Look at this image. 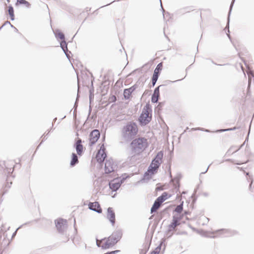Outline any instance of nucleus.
Wrapping results in <instances>:
<instances>
[{
	"label": "nucleus",
	"mask_w": 254,
	"mask_h": 254,
	"mask_svg": "<svg viewBox=\"0 0 254 254\" xmlns=\"http://www.w3.org/2000/svg\"><path fill=\"white\" fill-rule=\"evenodd\" d=\"M137 132L136 124L132 122H128L121 128L120 143H128L135 137Z\"/></svg>",
	"instance_id": "1"
},
{
	"label": "nucleus",
	"mask_w": 254,
	"mask_h": 254,
	"mask_svg": "<svg viewBox=\"0 0 254 254\" xmlns=\"http://www.w3.org/2000/svg\"><path fill=\"white\" fill-rule=\"evenodd\" d=\"M147 146V140L144 137L133 139L130 143L131 151L134 154H139L142 152Z\"/></svg>",
	"instance_id": "2"
},
{
	"label": "nucleus",
	"mask_w": 254,
	"mask_h": 254,
	"mask_svg": "<svg viewBox=\"0 0 254 254\" xmlns=\"http://www.w3.org/2000/svg\"><path fill=\"white\" fill-rule=\"evenodd\" d=\"M122 235L123 233L121 229L114 231L111 236L106 238V242L102 245V248L108 249L114 246L120 240Z\"/></svg>",
	"instance_id": "3"
},
{
	"label": "nucleus",
	"mask_w": 254,
	"mask_h": 254,
	"mask_svg": "<svg viewBox=\"0 0 254 254\" xmlns=\"http://www.w3.org/2000/svg\"><path fill=\"white\" fill-rule=\"evenodd\" d=\"M163 157V152L162 151L158 152L155 157L153 159L150 166H149L147 172L151 174H154L159 168L162 163V160Z\"/></svg>",
	"instance_id": "4"
},
{
	"label": "nucleus",
	"mask_w": 254,
	"mask_h": 254,
	"mask_svg": "<svg viewBox=\"0 0 254 254\" xmlns=\"http://www.w3.org/2000/svg\"><path fill=\"white\" fill-rule=\"evenodd\" d=\"M8 166L9 165L8 163L6 164V163H4L5 168L4 169V171L5 174L7 173L8 174L7 178L6 179V183L5 185L4 188H9L10 187V185L12 184L11 178L9 176H10V174L12 173L13 171L14 166L12 163L10 165V166L9 167Z\"/></svg>",
	"instance_id": "5"
},
{
	"label": "nucleus",
	"mask_w": 254,
	"mask_h": 254,
	"mask_svg": "<svg viewBox=\"0 0 254 254\" xmlns=\"http://www.w3.org/2000/svg\"><path fill=\"white\" fill-rule=\"evenodd\" d=\"M117 168V165L114 163L113 159L106 160L105 163V172L106 174L114 172Z\"/></svg>",
	"instance_id": "6"
},
{
	"label": "nucleus",
	"mask_w": 254,
	"mask_h": 254,
	"mask_svg": "<svg viewBox=\"0 0 254 254\" xmlns=\"http://www.w3.org/2000/svg\"><path fill=\"white\" fill-rule=\"evenodd\" d=\"M55 224L59 232L63 233L67 228V221L65 219L59 218L55 220Z\"/></svg>",
	"instance_id": "7"
},
{
	"label": "nucleus",
	"mask_w": 254,
	"mask_h": 254,
	"mask_svg": "<svg viewBox=\"0 0 254 254\" xmlns=\"http://www.w3.org/2000/svg\"><path fill=\"white\" fill-rule=\"evenodd\" d=\"M139 121L142 125H146L151 121V117L149 116V113L147 110L143 109L141 114Z\"/></svg>",
	"instance_id": "8"
},
{
	"label": "nucleus",
	"mask_w": 254,
	"mask_h": 254,
	"mask_svg": "<svg viewBox=\"0 0 254 254\" xmlns=\"http://www.w3.org/2000/svg\"><path fill=\"white\" fill-rule=\"evenodd\" d=\"M124 179V178L122 180L119 179H113L109 184L110 188L114 191H117L121 187Z\"/></svg>",
	"instance_id": "9"
},
{
	"label": "nucleus",
	"mask_w": 254,
	"mask_h": 254,
	"mask_svg": "<svg viewBox=\"0 0 254 254\" xmlns=\"http://www.w3.org/2000/svg\"><path fill=\"white\" fill-rule=\"evenodd\" d=\"M100 136V133L98 130L94 129L93 131H92L90 134V145H92L94 144H95L99 138Z\"/></svg>",
	"instance_id": "10"
},
{
	"label": "nucleus",
	"mask_w": 254,
	"mask_h": 254,
	"mask_svg": "<svg viewBox=\"0 0 254 254\" xmlns=\"http://www.w3.org/2000/svg\"><path fill=\"white\" fill-rule=\"evenodd\" d=\"M213 234H218L219 235L226 234V236H230L236 235L238 232L234 230H231L230 229H222L216 230L212 233Z\"/></svg>",
	"instance_id": "11"
},
{
	"label": "nucleus",
	"mask_w": 254,
	"mask_h": 254,
	"mask_svg": "<svg viewBox=\"0 0 254 254\" xmlns=\"http://www.w3.org/2000/svg\"><path fill=\"white\" fill-rule=\"evenodd\" d=\"M107 218L112 224V226H114L115 224V213L112 207H109L107 209Z\"/></svg>",
	"instance_id": "12"
},
{
	"label": "nucleus",
	"mask_w": 254,
	"mask_h": 254,
	"mask_svg": "<svg viewBox=\"0 0 254 254\" xmlns=\"http://www.w3.org/2000/svg\"><path fill=\"white\" fill-rule=\"evenodd\" d=\"M103 148H104L103 145ZM105 148L102 149V147H101V149L98 152L96 158L98 161V162L101 163L104 162L105 159L107 157V155L105 152Z\"/></svg>",
	"instance_id": "13"
},
{
	"label": "nucleus",
	"mask_w": 254,
	"mask_h": 254,
	"mask_svg": "<svg viewBox=\"0 0 254 254\" xmlns=\"http://www.w3.org/2000/svg\"><path fill=\"white\" fill-rule=\"evenodd\" d=\"M89 208L90 210H93L98 213L102 212V209L100 207L99 203L97 202H90L88 204Z\"/></svg>",
	"instance_id": "14"
},
{
	"label": "nucleus",
	"mask_w": 254,
	"mask_h": 254,
	"mask_svg": "<svg viewBox=\"0 0 254 254\" xmlns=\"http://www.w3.org/2000/svg\"><path fill=\"white\" fill-rule=\"evenodd\" d=\"M180 218L178 217L174 216L173 217L172 222L169 225L168 232H170L176 228V227L180 225Z\"/></svg>",
	"instance_id": "15"
},
{
	"label": "nucleus",
	"mask_w": 254,
	"mask_h": 254,
	"mask_svg": "<svg viewBox=\"0 0 254 254\" xmlns=\"http://www.w3.org/2000/svg\"><path fill=\"white\" fill-rule=\"evenodd\" d=\"M162 85H160L156 87L154 90L153 94L151 97V102L153 103H157L158 101L159 97L160 96L159 88Z\"/></svg>",
	"instance_id": "16"
},
{
	"label": "nucleus",
	"mask_w": 254,
	"mask_h": 254,
	"mask_svg": "<svg viewBox=\"0 0 254 254\" xmlns=\"http://www.w3.org/2000/svg\"><path fill=\"white\" fill-rule=\"evenodd\" d=\"M60 46L62 49L63 51L65 54L66 57L69 59L70 58L69 54L71 53L70 51H68L67 47V43L65 42V40L62 41L60 43Z\"/></svg>",
	"instance_id": "17"
},
{
	"label": "nucleus",
	"mask_w": 254,
	"mask_h": 254,
	"mask_svg": "<svg viewBox=\"0 0 254 254\" xmlns=\"http://www.w3.org/2000/svg\"><path fill=\"white\" fill-rule=\"evenodd\" d=\"M135 85H133L129 88L125 89L124 91V98L126 99H129L131 94L135 90Z\"/></svg>",
	"instance_id": "18"
},
{
	"label": "nucleus",
	"mask_w": 254,
	"mask_h": 254,
	"mask_svg": "<svg viewBox=\"0 0 254 254\" xmlns=\"http://www.w3.org/2000/svg\"><path fill=\"white\" fill-rule=\"evenodd\" d=\"M74 146L75 147L77 153L78 155H81L83 151V146L81 144V139L78 138Z\"/></svg>",
	"instance_id": "19"
},
{
	"label": "nucleus",
	"mask_w": 254,
	"mask_h": 254,
	"mask_svg": "<svg viewBox=\"0 0 254 254\" xmlns=\"http://www.w3.org/2000/svg\"><path fill=\"white\" fill-rule=\"evenodd\" d=\"M78 163V157L75 153H73L72 154V157H71V161L70 163V165L71 167H73Z\"/></svg>",
	"instance_id": "20"
},
{
	"label": "nucleus",
	"mask_w": 254,
	"mask_h": 254,
	"mask_svg": "<svg viewBox=\"0 0 254 254\" xmlns=\"http://www.w3.org/2000/svg\"><path fill=\"white\" fill-rule=\"evenodd\" d=\"M163 64L162 63H159L157 64L156 67L154 70V72L153 75L156 74L157 75V77H158L159 75L160 74V71L162 69Z\"/></svg>",
	"instance_id": "21"
},
{
	"label": "nucleus",
	"mask_w": 254,
	"mask_h": 254,
	"mask_svg": "<svg viewBox=\"0 0 254 254\" xmlns=\"http://www.w3.org/2000/svg\"><path fill=\"white\" fill-rule=\"evenodd\" d=\"M55 34L57 38H59L62 40V41L65 39L64 35L59 30H57L55 33Z\"/></svg>",
	"instance_id": "22"
},
{
	"label": "nucleus",
	"mask_w": 254,
	"mask_h": 254,
	"mask_svg": "<svg viewBox=\"0 0 254 254\" xmlns=\"http://www.w3.org/2000/svg\"><path fill=\"white\" fill-rule=\"evenodd\" d=\"M8 12L10 16L11 20H13L14 19V10L12 6H8Z\"/></svg>",
	"instance_id": "23"
},
{
	"label": "nucleus",
	"mask_w": 254,
	"mask_h": 254,
	"mask_svg": "<svg viewBox=\"0 0 254 254\" xmlns=\"http://www.w3.org/2000/svg\"><path fill=\"white\" fill-rule=\"evenodd\" d=\"M160 205L156 203L155 202H154L151 208V213H154L157 211V210L159 209Z\"/></svg>",
	"instance_id": "24"
},
{
	"label": "nucleus",
	"mask_w": 254,
	"mask_h": 254,
	"mask_svg": "<svg viewBox=\"0 0 254 254\" xmlns=\"http://www.w3.org/2000/svg\"><path fill=\"white\" fill-rule=\"evenodd\" d=\"M183 202H182L181 204H180L179 205L177 206V207L175 209V211L178 213H180L183 211Z\"/></svg>",
	"instance_id": "25"
},
{
	"label": "nucleus",
	"mask_w": 254,
	"mask_h": 254,
	"mask_svg": "<svg viewBox=\"0 0 254 254\" xmlns=\"http://www.w3.org/2000/svg\"><path fill=\"white\" fill-rule=\"evenodd\" d=\"M17 2L21 4H25L27 7H30V3L25 0H17Z\"/></svg>",
	"instance_id": "26"
},
{
	"label": "nucleus",
	"mask_w": 254,
	"mask_h": 254,
	"mask_svg": "<svg viewBox=\"0 0 254 254\" xmlns=\"http://www.w3.org/2000/svg\"><path fill=\"white\" fill-rule=\"evenodd\" d=\"M235 0H232V2H231V4L230 6V10H229V15H230V14L231 11V10H232V7H233V5L234 3V2H235ZM229 16H228V23H227V26H226V27H228V32H229Z\"/></svg>",
	"instance_id": "27"
},
{
	"label": "nucleus",
	"mask_w": 254,
	"mask_h": 254,
	"mask_svg": "<svg viewBox=\"0 0 254 254\" xmlns=\"http://www.w3.org/2000/svg\"><path fill=\"white\" fill-rule=\"evenodd\" d=\"M161 198H162L163 202L166 200L168 198V193L166 192H164L162 193L161 196H159Z\"/></svg>",
	"instance_id": "28"
},
{
	"label": "nucleus",
	"mask_w": 254,
	"mask_h": 254,
	"mask_svg": "<svg viewBox=\"0 0 254 254\" xmlns=\"http://www.w3.org/2000/svg\"><path fill=\"white\" fill-rule=\"evenodd\" d=\"M158 79V77H157V75H153L152 77V84L153 86L155 85Z\"/></svg>",
	"instance_id": "29"
},
{
	"label": "nucleus",
	"mask_w": 254,
	"mask_h": 254,
	"mask_svg": "<svg viewBox=\"0 0 254 254\" xmlns=\"http://www.w3.org/2000/svg\"><path fill=\"white\" fill-rule=\"evenodd\" d=\"M161 250V246H158L154 251H153L151 254H159Z\"/></svg>",
	"instance_id": "30"
},
{
	"label": "nucleus",
	"mask_w": 254,
	"mask_h": 254,
	"mask_svg": "<svg viewBox=\"0 0 254 254\" xmlns=\"http://www.w3.org/2000/svg\"><path fill=\"white\" fill-rule=\"evenodd\" d=\"M236 128V127H234L233 128H229L224 129H219V130H217L216 131L221 132L227 131H229V130H235Z\"/></svg>",
	"instance_id": "31"
},
{
	"label": "nucleus",
	"mask_w": 254,
	"mask_h": 254,
	"mask_svg": "<svg viewBox=\"0 0 254 254\" xmlns=\"http://www.w3.org/2000/svg\"><path fill=\"white\" fill-rule=\"evenodd\" d=\"M106 238L102 239H101L100 240H98L97 239H96V245H97V246L98 247H102V246L101 245V244L103 242V241H104V240H106Z\"/></svg>",
	"instance_id": "32"
},
{
	"label": "nucleus",
	"mask_w": 254,
	"mask_h": 254,
	"mask_svg": "<svg viewBox=\"0 0 254 254\" xmlns=\"http://www.w3.org/2000/svg\"><path fill=\"white\" fill-rule=\"evenodd\" d=\"M159 205H161V204L163 202V201L162 200V198H161L160 197H158L154 201Z\"/></svg>",
	"instance_id": "33"
},
{
	"label": "nucleus",
	"mask_w": 254,
	"mask_h": 254,
	"mask_svg": "<svg viewBox=\"0 0 254 254\" xmlns=\"http://www.w3.org/2000/svg\"><path fill=\"white\" fill-rule=\"evenodd\" d=\"M247 74L249 76V78H250V76H254V72L250 69H248V70L247 71ZM249 80H250V79H249Z\"/></svg>",
	"instance_id": "34"
},
{
	"label": "nucleus",
	"mask_w": 254,
	"mask_h": 254,
	"mask_svg": "<svg viewBox=\"0 0 254 254\" xmlns=\"http://www.w3.org/2000/svg\"><path fill=\"white\" fill-rule=\"evenodd\" d=\"M117 98L116 97L115 95H113L109 98V101L110 102H114L116 101Z\"/></svg>",
	"instance_id": "35"
},
{
	"label": "nucleus",
	"mask_w": 254,
	"mask_h": 254,
	"mask_svg": "<svg viewBox=\"0 0 254 254\" xmlns=\"http://www.w3.org/2000/svg\"><path fill=\"white\" fill-rule=\"evenodd\" d=\"M21 226H20V227H18V228L16 230V231H15L13 233L12 236V238H13V237H14L16 235V232H17V230H18L19 229H20V228L21 227Z\"/></svg>",
	"instance_id": "36"
},
{
	"label": "nucleus",
	"mask_w": 254,
	"mask_h": 254,
	"mask_svg": "<svg viewBox=\"0 0 254 254\" xmlns=\"http://www.w3.org/2000/svg\"><path fill=\"white\" fill-rule=\"evenodd\" d=\"M76 100H77V99H76ZM76 102H77V101H76V102L75 103V104H74V110L73 111L74 115H75V112L76 111V108H77Z\"/></svg>",
	"instance_id": "37"
},
{
	"label": "nucleus",
	"mask_w": 254,
	"mask_h": 254,
	"mask_svg": "<svg viewBox=\"0 0 254 254\" xmlns=\"http://www.w3.org/2000/svg\"><path fill=\"white\" fill-rule=\"evenodd\" d=\"M93 98V95H92L91 94L89 96V100H90V101L91 102L92 99Z\"/></svg>",
	"instance_id": "38"
},
{
	"label": "nucleus",
	"mask_w": 254,
	"mask_h": 254,
	"mask_svg": "<svg viewBox=\"0 0 254 254\" xmlns=\"http://www.w3.org/2000/svg\"><path fill=\"white\" fill-rule=\"evenodd\" d=\"M160 3H161V8H162V10L163 13H164V12H165V10H164V9H163V7H162V3H161V0H160Z\"/></svg>",
	"instance_id": "39"
},
{
	"label": "nucleus",
	"mask_w": 254,
	"mask_h": 254,
	"mask_svg": "<svg viewBox=\"0 0 254 254\" xmlns=\"http://www.w3.org/2000/svg\"><path fill=\"white\" fill-rule=\"evenodd\" d=\"M209 166H210V165L208 166V167H207V168L206 169L205 171H204V172H202L201 174H205V173H206L208 170Z\"/></svg>",
	"instance_id": "40"
},
{
	"label": "nucleus",
	"mask_w": 254,
	"mask_h": 254,
	"mask_svg": "<svg viewBox=\"0 0 254 254\" xmlns=\"http://www.w3.org/2000/svg\"><path fill=\"white\" fill-rule=\"evenodd\" d=\"M252 183H253V180L251 181V182L250 184V189L251 190V188H252Z\"/></svg>",
	"instance_id": "41"
},
{
	"label": "nucleus",
	"mask_w": 254,
	"mask_h": 254,
	"mask_svg": "<svg viewBox=\"0 0 254 254\" xmlns=\"http://www.w3.org/2000/svg\"><path fill=\"white\" fill-rule=\"evenodd\" d=\"M6 24H11L10 22L8 21H6L3 24H4V25H5Z\"/></svg>",
	"instance_id": "42"
},
{
	"label": "nucleus",
	"mask_w": 254,
	"mask_h": 254,
	"mask_svg": "<svg viewBox=\"0 0 254 254\" xmlns=\"http://www.w3.org/2000/svg\"><path fill=\"white\" fill-rule=\"evenodd\" d=\"M181 80V79H179V80H177L176 81H171V82H177V81H180Z\"/></svg>",
	"instance_id": "43"
},
{
	"label": "nucleus",
	"mask_w": 254,
	"mask_h": 254,
	"mask_svg": "<svg viewBox=\"0 0 254 254\" xmlns=\"http://www.w3.org/2000/svg\"><path fill=\"white\" fill-rule=\"evenodd\" d=\"M57 118H55L54 119V121L55 122H56V121L57 120Z\"/></svg>",
	"instance_id": "44"
},
{
	"label": "nucleus",
	"mask_w": 254,
	"mask_h": 254,
	"mask_svg": "<svg viewBox=\"0 0 254 254\" xmlns=\"http://www.w3.org/2000/svg\"><path fill=\"white\" fill-rule=\"evenodd\" d=\"M148 174V173L147 172H146L144 174V176H146Z\"/></svg>",
	"instance_id": "45"
},
{
	"label": "nucleus",
	"mask_w": 254,
	"mask_h": 254,
	"mask_svg": "<svg viewBox=\"0 0 254 254\" xmlns=\"http://www.w3.org/2000/svg\"><path fill=\"white\" fill-rule=\"evenodd\" d=\"M10 26H11V27H13V28H14V26H13L11 24H10Z\"/></svg>",
	"instance_id": "46"
},
{
	"label": "nucleus",
	"mask_w": 254,
	"mask_h": 254,
	"mask_svg": "<svg viewBox=\"0 0 254 254\" xmlns=\"http://www.w3.org/2000/svg\"><path fill=\"white\" fill-rule=\"evenodd\" d=\"M74 225L75 224V219L74 218Z\"/></svg>",
	"instance_id": "47"
},
{
	"label": "nucleus",
	"mask_w": 254,
	"mask_h": 254,
	"mask_svg": "<svg viewBox=\"0 0 254 254\" xmlns=\"http://www.w3.org/2000/svg\"><path fill=\"white\" fill-rule=\"evenodd\" d=\"M227 35H228V37L230 39V35H229V34H227Z\"/></svg>",
	"instance_id": "48"
},
{
	"label": "nucleus",
	"mask_w": 254,
	"mask_h": 254,
	"mask_svg": "<svg viewBox=\"0 0 254 254\" xmlns=\"http://www.w3.org/2000/svg\"><path fill=\"white\" fill-rule=\"evenodd\" d=\"M192 129H193V130H196V129H197V128H193ZM197 129H199V128H197Z\"/></svg>",
	"instance_id": "49"
},
{
	"label": "nucleus",
	"mask_w": 254,
	"mask_h": 254,
	"mask_svg": "<svg viewBox=\"0 0 254 254\" xmlns=\"http://www.w3.org/2000/svg\"><path fill=\"white\" fill-rule=\"evenodd\" d=\"M205 131H206V132H209V130H207V129H206V130H205Z\"/></svg>",
	"instance_id": "50"
},
{
	"label": "nucleus",
	"mask_w": 254,
	"mask_h": 254,
	"mask_svg": "<svg viewBox=\"0 0 254 254\" xmlns=\"http://www.w3.org/2000/svg\"><path fill=\"white\" fill-rule=\"evenodd\" d=\"M14 28H15V31H17V29L15 27H14Z\"/></svg>",
	"instance_id": "51"
},
{
	"label": "nucleus",
	"mask_w": 254,
	"mask_h": 254,
	"mask_svg": "<svg viewBox=\"0 0 254 254\" xmlns=\"http://www.w3.org/2000/svg\"><path fill=\"white\" fill-rule=\"evenodd\" d=\"M216 236H212L211 237L212 238H215Z\"/></svg>",
	"instance_id": "52"
}]
</instances>
